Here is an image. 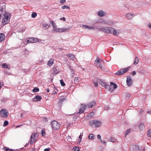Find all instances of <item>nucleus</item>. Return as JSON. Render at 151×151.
<instances>
[{
  "label": "nucleus",
  "instance_id": "obj_1",
  "mask_svg": "<svg viewBox=\"0 0 151 151\" xmlns=\"http://www.w3.org/2000/svg\"><path fill=\"white\" fill-rule=\"evenodd\" d=\"M99 29L105 33L113 34L116 36L119 34V30L117 31L114 28L111 27L100 28H99Z\"/></svg>",
  "mask_w": 151,
  "mask_h": 151
},
{
  "label": "nucleus",
  "instance_id": "obj_2",
  "mask_svg": "<svg viewBox=\"0 0 151 151\" xmlns=\"http://www.w3.org/2000/svg\"><path fill=\"white\" fill-rule=\"evenodd\" d=\"M10 14L8 13H5L4 14V17L3 19L2 23L3 25L9 23L10 19Z\"/></svg>",
  "mask_w": 151,
  "mask_h": 151
},
{
  "label": "nucleus",
  "instance_id": "obj_3",
  "mask_svg": "<svg viewBox=\"0 0 151 151\" xmlns=\"http://www.w3.org/2000/svg\"><path fill=\"white\" fill-rule=\"evenodd\" d=\"M52 127L55 129H58L60 127V124L56 121H53L51 123Z\"/></svg>",
  "mask_w": 151,
  "mask_h": 151
},
{
  "label": "nucleus",
  "instance_id": "obj_4",
  "mask_svg": "<svg viewBox=\"0 0 151 151\" xmlns=\"http://www.w3.org/2000/svg\"><path fill=\"white\" fill-rule=\"evenodd\" d=\"M89 123L91 125H94L96 127H98L100 126L101 124L100 122L96 120L93 121H90Z\"/></svg>",
  "mask_w": 151,
  "mask_h": 151
},
{
  "label": "nucleus",
  "instance_id": "obj_5",
  "mask_svg": "<svg viewBox=\"0 0 151 151\" xmlns=\"http://www.w3.org/2000/svg\"><path fill=\"white\" fill-rule=\"evenodd\" d=\"M38 135L36 133H34L31 137V139L29 142L31 145L32 144L37 138Z\"/></svg>",
  "mask_w": 151,
  "mask_h": 151
},
{
  "label": "nucleus",
  "instance_id": "obj_6",
  "mask_svg": "<svg viewBox=\"0 0 151 151\" xmlns=\"http://www.w3.org/2000/svg\"><path fill=\"white\" fill-rule=\"evenodd\" d=\"M129 69V67L121 69L120 70L118 71L116 74L118 75H121L128 70Z\"/></svg>",
  "mask_w": 151,
  "mask_h": 151
},
{
  "label": "nucleus",
  "instance_id": "obj_7",
  "mask_svg": "<svg viewBox=\"0 0 151 151\" xmlns=\"http://www.w3.org/2000/svg\"><path fill=\"white\" fill-rule=\"evenodd\" d=\"M8 113L6 110L2 109L0 111V115L3 117H6L7 116Z\"/></svg>",
  "mask_w": 151,
  "mask_h": 151
},
{
  "label": "nucleus",
  "instance_id": "obj_8",
  "mask_svg": "<svg viewBox=\"0 0 151 151\" xmlns=\"http://www.w3.org/2000/svg\"><path fill=\"white\" fill-rule=\"evenodd\" d=\"M97 14L99 17H103L105 16L107 14L105 12L101 10L97 12Z\"/></svg>",
  "mask_w": 151,
  "mask_h": 151
},
{
  "label": "nucleus",
  "instance_id": "obj_9",
  "mask_svg": "<svg viewBox=\"0 0 151 151\" xmlns=\"http://www.w3.org/2000/svg\"><path fill=\"white\" fill-rule=\"evenodd\" d=\"M95 64L96 66L99 67L101 68H103V66L101 64L99 58L98 57H97L96 60L95 61Z\"/></svg>",
  "mask_w": 151,
  "mask_h": 151
},
{
  "label": "nucleus",
  "instance_id": "obj_10",
  "mask_svg": "<svg viewBox=\"0 0 151 151\" xmlns=\"http://www.w3.org/2000/svg\"><path fill=\"white\" fill-rule=\"evenodd\" d=\"M131 147L132 148V151H141L142 148L136 145H132Z\"/></svg>",
  "mask_w": 151,
  "mask_h": 151
},
{
  "label": "nucleus",
  "instance_id": "obj_11",
  "mask_svg": "<svg viewBox=\"0 0 151 151\" xmlns=\"http://www.w3.org/2000/svg\"><path fill=\"white\" fill-rule=\"evenodd\" d=\"M126 83L127 85L130 86L132 84V80L130 77L128 76L127 78Z\"/></svg>",
  "mask_w": 151,
  "mask_h": 151
},
{
  "label": "nucleus",
  "instance_id": "obj_12",
  "mask_svg": "<svg viewBox=\"0 0 151 151\" xmlns=\"http://www.w3.org/2000/svg\"><path fill=\"white\" fill-rule=\"evenodd\" d=\"M86 106L83 104H81L79 109L78 113L81 114L83 113L86 109Z\"/></svg>",
  "mask_w": 151,
  "mask_h": 151
},
{
  "label": "nucleus",
  "instance_id": "obj_13",
  "mask_svg": "<svg viewBox=\"0 0 151 151\" xmlns=\"http://www.w3.org/2000/svg\"><path fill=\"white\" fill-rule=\"evenodd\" d=\"M42 98V97L40 96L37 95L32 99V100L33 101L35 102L40 101Z\"/></svg>",
  "mask_w": 151,
  "mask_h": 151
},
{
  "label": "nucleus",
  "instance_id": "obj_14",
  "mask_svg": "<svg viewBox=\"0 0 151 151\" xmlns=\"http://www.w3.org/2000/svg\"><path fill=\"white\" fill-rule=\"evenodd\" d=\"M70 29V28L69 27H68L66 28H59V32H64Z\"/></svg>",
  "mask_w": 151,
  "mask_h": 151
},
{
  "label": "nucleus",
  "instance_id": "obj_15",
  "mask_svg": "<svg viewBox=\"0 0 151 151\" xmlns=\"http://www.w3.org/2000/svg\"><path fill=\"white\" fill-rule=\"evenodd\" d=\"M135 16V15L133 14L128 13L127 14L126 17L128 19H131L133 18Z\"/></svg>",
  "mask_w": 151,
  "mask_h": 151
},
{
  "label": "nucleus",
  "instance_id": "obj_16",
  "mask_svg": "<svg viewBox=\"0 0 151 151\" xmlns=\"http://www.w3.org/2000/svg\"><path fill=\"white\" fill-rule=\"evenodd\" d=\"M96 104V102L95 101H93L89 102L88 105H87V106H88V107L91 108L93 106H95Z\"/></svg>",
  "mask_w": 151,
  "mask_h": 151
},
{
  "label": "nucleus",
  "instance_id": "obj_17",
  "mask_svg": "<svg viewBox=\"0 0 151 151\" xmlns=\"http://www.w3.org/2000/svg\"><path fill=\"white\" fill-rule=\"evenodd\" d=\"M104 87L106 89H108L110 92H112L113 91V89L111 88V86L109 85H107L106 84L104 86Z\"/></svg>",
  "mask_w": 151,
  "mask_h": 151
},
{
  "label": "nucleus",
  "instance_id": "obj_18",
  "mask_svg": "<svg viewBox=\"0 0 151 151\" xmlns=\"http://www.w3.org/2000/svg\"><path fill=\"white\" fill-rule=\"evenodd\" d=\"M83 28L87 29H94V27H90L87 25H83Z\"/></svg>",
  "mask_w": 151,
  "mask_h": 151
},
{
  "label": "nucleus",
  "instance_id": "obj_19",
  "mask_svg": "<svg viewBox=\"0 0 151 151\" xmlns=\"http://www.w3.org/2000/svg\"><path fill=\"white\" fill-rule=\"evenodd\" d=\"M54 63V59L51 58L48 61L47 65L49 66H51Z\"/></svg>",
  "mask_w": 151,
  "mask_h": 151
},
{
  "label": "nucleus",
  "instance_id": "obj_20",
  "mask_svg": "<svg viewBox=\"0 0 151 151\" xmlns=\"http://www.w3.org/2000/svg\"><path fill=\"white\" fill-rule=\"evenodd\" d=\"M5 6L4 4H0V10L1 12L4 11Z\"/></svg>",
  "mask_w": 151,
  "mask_h": 151
},
{
  "label": "nucleus",
  "instance_id": "obj_21",
  "mask_svg": "<svg viewBox=\"0 0 151 151\" xmlns=\"http://www.w3.org/2000/svg\"><path fill=\"white\" fill-rule=\"evenodd\" d=\"M139 128L141 130H143L145 128V126L144 124L141 123L139 125Z\"/></svg>",
  "mask_w": 151,
  "mask_h": 151
},
{
  "label": "nucleus",
  "instance_id": "obj_22",
  "mask_svg": "<svg viewBox=\"0 0 151 151\" xmlns=\"http://www.w3.org/2000/svg\"><path fill=\"white\" fill-rule=\"evenodd\" d=\"M104 23L110 25H111L113 24L114 23L112 21L109 20L106 22H105Z\"/></svg>",
  "mask_w": 151,
  "mask_h": 151
},
{
  "label": "nucleus",
  "instance_id": "obj_23",
  "mask_svg": "<svg viewBox=\"0 0 151 151\" xmlns=\"http://www.w3.org/2000/svg\"><path fill=\"white\" fill-rule=\"evenodd\" d=\"M83 132H82V133H81V134L79 135V137H78V141L77 142L78 144H80V142H81L82 140V137L83 136Z\"/></svg>",
  "mask_w": 151,
  "mask_h": 151
},
{
  "label": "nucleus",
  "instance_id": "obj_24",
  "mask_svg": "<svg viewBox=\"0 0 151 151\" xmlns=\"http://www.w3.org/2000/svg\"><path fill=\"white\" fill-rule=\"evenodd\" d=\"M4 34L3 33H0V42H2L4 40Z\"/></svg>",
  "mask_w": 151,
  "mask_h": 151
},
{
  "label": "nucleus",
  "instance_id": "obj_25",
  "mask_svg": "<svg viewBox=\"0 0 151 151\" xmlns=\"http://www.w3.org/2000/svg\"><path fill=\"white\" fill-rule=\"evenodd\" d=\"M139 62V59L137 57L135 58L134 61V65H136Z\"/></svg>",
  "mask_w": 151,
  "mask_h": 151
},
{
  "label": "nucleus",
  "instance_id": "obj_26",
  "mask_svg": "<svg viewBox=\"0 0 151 151\" xmlns=\"http://www.w3.org/2000/svg\"><path fill=\"white\" fill-rule=\"evenodd\" d=\"M95 136L93 134H90L88 137V138L89 139H91V140H93L95 138Z\"/></svg>",
  "mask_w": 151,
  "mask_h": 151
},
{
  "label": "nucleus",
  "instance_id": "obj_27",
  "mask_svg": "<svg viewBox=\"0 0 151 151\" xmlns=\"http://www.w3.org/2000/svg\"><path fill=\"white\" fill-rule=\"evenodd\" d=\"M98 82L100 84H101L102 86H103L104 87L105 85L106 84L101 80H98Z\"/></svg>",
  "mask_w": 151,
  "mask_h": 151
},
{
  "label": "nucleus",
  "instance_id": "obj_28",
  "mask_svg": "<svg viewBox=\"0 0 151 151\" xmlns=\"http://www.w3.org/2000/svg\"><path fill=\"white\" fill-rule=\"evenodd\" d=\"M2 66L4 68H9L10 66L6 63H4L2 64Z\"/></svg>",
  "mask_w": 151,
  "mask_h": 151
},
{
  "label": "nucleus",
  "instance_id": "obj_29",
  "mask_svg": "<svg viewBox=\"0 0 151 151\" xmlns=\"http://www.w3.org/2000/svg\"><path fill=\"white\" fill-rule=\"evenodd\" d=\"M110 84L111 85H113V88L114 89H116L117 88V86L116 83L112 82H111Z\"/></svg>",
  "mask_w": 151,
  "mask_h": 151
},
{
  "label": "nucleus",
  "instance_id": "obj_30",
  "mask_svg": "<svg viewBox=\"0 0 151 151\" xmlns=\"http://www.w3.org/2000/svg\"><path fill=\"white\" fill-rule=\"evenodd\" d=\"M43 26L47 29L50 26V24H47L44 23L43 25Z\"/></svg>",
  "mask_w": 151,
  "mask_h": 151
},
{
  "label": "nucleus",
  "instance_id": "obj_31",
  "mask_svg": "<svg viewBox=\"0 0 151 151\" xmlns=\"http://www.w3.org/2000/svg\"><path fill=\"white\" fill-rule=\"evenodd\" d=\"M39 89L37 87L35 88L32 90V91L34 92H37L39 91Z\"/></svg>",
  "mask_w": 151,
  "mask_h": 151
},
{
  "label": "nucleus",
  "instance_id": "obj_32",
  "mask_svg": "<svg viewBox=\"0 0 151 151\" xmlns=\"http://www.w3.org/2000/svg\"><path fill=\"white\" fill-rule=\"evenodd\" d=\"M51 23L52 26L54 28H56L57 27V25H56L55 23L53 21H51Z\"/></svg>",
  "mask_w": 151,
  "mask_h": 151
},
{
  "label": "nucleus",
  "instance_id": "obj_33",
  "mask_svg": "<svg viewBox=\"0 0 151 151\" xmlns=\"http://www.w3.org/2000/svg\"><path fill=\"white\" fill-rule=\"evenodd\" d=\"M109 141L113 142H115V139L113 137H111L109 139Z\"/></svg>",
  "mask_w": 151,
  "mask_h": 151
},
{
  "label": "nucleus",
  "instance_id": "obj_34",
  "mask_svg": "<svg viewBox=\"0 0 151 151\" xmlns=\"http://www.w3.org/2000/svg\"><path fill=\"white\" fill-rule=\"evenodd\" d=\"M37 16V13L35 12H33L32 13L31 17L32 18H34L35 17Z\"/></svg>",
  "mask_w": 151,
  "mask_h": 151
},
{
  "label": "nucleus",
  "instance_id": "obj_35",
  "mask_svg": "<svg viewBox=\"0 0 151 151\" xmlns=\"http://www.w3.org/2000/svg\"><path fill=\"white\" fill-rule=\"evenodd\" d=\"M59 28H54L53 29V32H59Z\"/></svg>",
  "mask_w": 151,
  "mask_h": 151
},
{
  "label": "nucleus",
  "instance_id": "obj_36",
  "mask_svg": "<svg viewBox=\"0 0 151 151\" xmlns=\"http://www.w3.org/2000/svg\"><path fill=\"white\" fill-rule=\"evenodd\" d=\"M147 135L149 137H151V130L149 129L147 132Z\"/></svg>",
  "mask_w": 151,
  "mask_h": 151
},
{
  "label": "nucleus",
  "instance_id": "obj_37",
  "mask_svg": "<svg viewBox=\"0 0 151 151\" xmlns=\"http://www.w3.org/2000/svg\"><path fill=\"white\" fill-rule=\"evenodd\" d=\"M4 149L5 150V151H13L14 150L12 149H10L9 148L7 147H6L4 148Z\"/></svg>",
  "mask_w": 151,
  "mask_h": 151
},
{
  "label": "nucleus",
  "instance_id": "obj_38",
  "mask_svg": "<svg viewBox=\"0 0 151 151\" xmlns=\"http://www.w3.org/2000/svg\"><path fill=\"white\" fill-rule=\"evenodd\" d=\"M33 43H36L38 42L39 41V39L37 38H35L33 37Z\"/></svg>",
  "mask_w": 151,
  "mask_h": 151
},
{
  "label": "nucleus",
  "instance_id": "obj_39",
  "mask_svg": "<svg viewBox=\"0 0 151 151\" xmlns=\"http://www.w3.org/2000/svg\"><path fill=\"white\" fill-rule=\"evenodd\" d=\"M68 56L72 59H74V55H73L72 54H69L68 55Z\"/></svg>",
  "mask_w": 151,
  "mask_h": 151
},
{
  "label": "nucleus",
  "instance_id": "obj_40",
  "mask_svg": "<svg viewBox=\"0 0 151 151\" xmlns=\"http://www.w3.org/2000/svg\"><path fill=\"white\" fill-rule=\"evenodd\" d=\"M62 8L63 9H70V7L69 6H66V5H64L62 7Z\"/></svg>",
  "mask_w": 151,
  "mask_h": 151
},
{
  "label": "nucleus",
  "instance_id": "obj_41",
  "mask_svg": "<svg viewBox=\"0 0 151 151\" xmlns=\"http://www.w3.org/2000/svg\"><path fill=\"white\" fill-rule=\"evenodd\" d=\"M9 124L7 120H5L4 122V123L3 126L4 127H5L7 125Z\"/></svg>",
  "mask_w": 151,
  "mask_h": 151
},
{
  "label": "nucleus",
  "instance_id": "obj_42",
  "mask_svg": "<svg viewBox=\"0 0 151 151\" xmlns=\"http://www.w3.org/2000/svg\"><path fill=\"white\" fill-rule=\"evenodd\" d=\"M60 84L62 86H65V84L63 82V80H60Z\"/></svg>",
  "mask_w": 151,
  "mask_h": 151
},
{
  "label": "nucleus",
  "instance_id": "obj_43",
  "mask_svg": "<svg viewBox=\"0 0 151 151\" xmlns=\"http://www.w3.org/2000/svg\"><path fill=\"white\" fill-rule=\"evenodd\" d=\"M130 129H128L125 132V135L126 136L130 132Z\"/></svg>",
  "mask_w": 151,
  "mask_h": 151
},
{
  "label": "nucleus",
  "instance_id": "obj_44",
  "mask_svg": "<svg viewBox=\"0 0 151 151\" xmlns=\"http://www.w3.org/2000/svg\"><path fill=\"white\" fill-rule=\"evenodd\" d=\"M65 125L66 126V128H68L69 126H70L71 124L69 122L67 123Z\"/></svg>",
  "mask_w": 151,
  "mask_h": 151
},
{
  "label": "nucleus",
  "instance_id": "obj_45",
  "mask_svg": "<svg viewBox=\"0 0 151 151\" xmlns=\"http://www.w3.org/2000/svg\"><path fill=\"white\" fill-rule=\"evenodd\" d=\"M65 1L66 0H60V3L61 4H63L66 2Z\"/></svg>",
  "mask_w": 151,
  "mask_h": 151
},
{
  "label": "nucleus",
  "instance_id": "obj_46",
  "mask_svg": "<svg viewBox=\"0 0 151 151\" xmlns=\"http://www.w3.org/2000/svg\"><path fill=\"white\" fill-rule=\"evenodd\" d=\"M79 148L78 147H76L74 148V151H79Z\"/></svg>",
  "mask_w": 151,
  "mask_h": 151
},
{
  "label": "nucleus",
  "instance_id": "obj_47",
  "mask_svg": "<svg viewBox=\"0 0 151 151\" xmlns=\"http://www.w3.org/2000/svg\"><path fill=\"white\" fill-rule=\"evenodd\" d=\"M45 134V132L44 130H42L41 131V134L42 136H44Z\"/></svg>",
  "mask_w": 151,
  "mask_h": 151
},
{
  "label": "nucleus",
  "instance_id": "obj_48",
  "mask_svg": "<svg viewBox=\"0 0 151 151\" xmlns=\"http://www.w3.org/2000/svg\"><path fill=\"white\" fill-rule=\"evenodd\" d=\"M75 81H76L77 82H78L79 81V78H78V77H76L75 78Z\"/></svg>",
  "mask_w": 151,
  "mask_h": 151
},
{
  "label": "nucleus",
  "instance_id": "obj_49",
  "mask_svg": "<svg viewBox=\"0 0 151 151\" xmlns=\"http://www.w3.org/2000/svg\"><path fill=\"white\" fill-rule=\"evenodd\" d=\"M29 39L30 40V43H33V37H31L29 38Z\"/></svg>",
  "mask_w": 151,
  "mask_h": 151
},
{
  "label": "nucleus",
  "instance_id": "obj_50",
  "mask_svg": "<svg viewBox=\"0 0 151 151\" xmlns=\"http://www.w3.org/2000/svg\"><path fill=\"white\" fill-rule=\"evenodd\" d=\"M4 83L2 82H0V90L1 88V87L3 86Z\"/></svg>",
  "mask_w": 151,
  "mask_h": 151
},
{
  "label": "nucleus",
  "instance_id": "obj_51",
  "mask_svg": "<svg viewBox=\"0 0 151 151\" xmlns=\"http://www.w3.org/2000/svg\"><path fill=\"white\" fill-rule=\"evenodd\" d=\"M97 138L99 139L100 140H101V137L100 135L98 134L97 135Z\"/></svg>",
  "mask_w": 151,
  "mask_h": 151
},
{
  "label": "nucleus",
  "instance_id": "obj_52",
  "mask_svg": "<svg viewBox=\"0 0 151 151\" xmlns=\"http://www.w3.org/2000/svg\"><path fill=\"white\" fill-rule=\"evenodd\" d=\"M24 30H25L24 29L22 28L19 30V32H23L24 31Z\"/></svg>",
  "mask_w": 151,
  "mask_h": 151
},
{
  "label": "nucleus",
  "instance_id": "obj_53",
  "mask_svg": "<svg viewBox=\"0 0 151 151\" xmlns=\"http://www.w3.org/2000/svg\"><path fill=\"white\" fill-rule=\"evenodd\" d=\"M100 142H101V143H103V144H104L105 145L106 144V142L105 141H102L101 139V140H100Z\"/></svg>",
  "mask_w": 151,
  "mask_h": 151
},
{
  "label": "nucleus",
  "instance_id": "obj_54",
  "mask_svg": "<svg viewBox=\"0 0 151 151\" xmlns=\"http://www.w3.org/2000/svg\"><path fill=\"white\" fill-rule=\"evenodd\" d=\"M61 20H63V21H65L66 20V19L64 17H61L60 19Z\"/></svg>",
  "mask_w": 151,
  "mask_h": 151
},
{
  "label": "nucleus",
  "instance_id": "obj_55",
  "mask_svg": "<svg viewBox=\"0 0 151 151\" xmlns=\"http://www.w3.org/2000/svg\"><path fill=\"white\" fill-rule=\"evenodd\" d=\"M50 149L49 148L44 149L43 151H50Z\"/></svg>",
  "mask_w": 151,
  "mask_h": 151
},
{
  "label": "nucleus",
  "instance_id": "obj_56",
  "mask_svg": "<svg viewBox=\"0 0 151 151\" xmlns=\"http://www.w3.org/2000/svg\"><path fill=\"white\" fill-rule=\"evenodd\" d=\"M104 110H109V108L107 107H104Z\"/></svg>",
  "mask_w": 151,
  "mask_h": 151
},
{
  "label": "nucleus",
  "instance_id": "obj_57",
  "mask_svg": "<svg viewBox=\"0 0 151 151\" xmlns=\"http://www.w3.org/2000/svg\"><path fill=\"white\" fill-rule=\"evenodd\" d=\"M47 119L46 117L43 118V121H45V122H47Z\"/></svg>",
  "mask_w": 151,
  "mask_h": 151
},
{
  "label": "nucleus",
  "instance_id": "obj_58",
  "mask_svg": "<svg viewBox=\"0 0 151 151\" xmlns=\"http://www.w3.org/2000/svg\"><path fill=\"white\" fill-rule=\"evenodd\" d=\"M132 74L133 75H134L136 74V72L135 71H133L132 72Z\"/></svg>",
  "mask_w": 151,
  "mask_h": 151
},
{
  "label": "nucleus",
  "instance_id": "obj_59",
  "mask_svg": "<svg viewBox=\"0 0 151 151\" xmlns=\"http://www.w3.org/2000/svg\"><path fill=\"white\" fill-rule=\"evenodd\" d=\"M70 69L71 70V72L72 74H73L74 73V70L73 69L71 68Z\"/></svg>",
  "mask_w": 151,
  "mask_h": 151
},
{
  "label": "nucleus",
  "instance_id": "obj_60",
  "mask_svg": "<svg viewBox=\"0 0 151 151\" xmlns=\"http://www.w3.org/2000/svg\"><path fill=\"white\" fill-rule=\"evenodd\" d=\"M147 26L150 28L151 29V23H150L149 24H148L147 25Z\"/></svg>",
  "mask_w": 151,
  "mask_h": 151
},
{
  "label": "nucleus",
  "instance_id": "obj_61",
  "mask_svg": "<svg viewBox=\"0 0 151 151\" xmlns=\"http://www.w3.org/2000/svg\"><path fill=\"white\" fill-rule=\"evenodd\" d=\"M67 139L70 140L71 139V137L69 136H68L67 137Z\"/></svg>",
  "mask_w": 151,
  "mask_h": 151
},
{
  "label": "nucleus",
  "instance_id": "obj_62",
  "mask_svg": "<svg viewBox=\"0 0 151 151\" xmlns=\"http://www.w3.org/2000/svg\"><path fill=\"white\" fill-rule=\"evenodd\" d=\"M94 84L95 87H97L98 86V84L97 82L94 83Z\"/></svg>",
  "mask_w": 151,
  "mask_h": 151
},
{
  "label": "nucleus",
  "instance_id": "obj_63",
  "mask_svg": "<svg viewBox=\"0 0 151 151\" xmlns=\"http://www.w3.org/2000/svg\"><path fill=\"white\" fill-rule=\"evenodd\" d=\"M29 41H30V40L29 39L28 40H27L26 44H27V43H31Z\"/></svg>",
  "mask_w": 151,
  "mask_h": 151
},
{
  "label": "nucleus",
  "instance_id": "obj_64",
  "mask_svg": "<svg viewBox=\"0 0 151 151\" xmlns=\"http://www.w3.org/2000/svg\"><path fill=\"white\" fill-rule=\"evenodd\" d=\"M57 91H56L55 90L54 91L53 93H52L54 94V95H55V94H56L57 93Z\"/></svg>",
  "mask_w": 151,
  "mask_h": 151
}]
</instances>
